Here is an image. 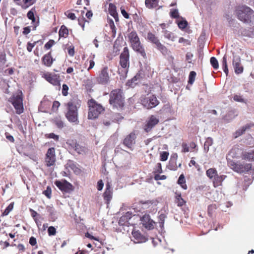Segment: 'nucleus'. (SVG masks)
I'll list each match as a JSON object with an SVG mask.
<instances>
[{"label":"nucleus","mask_w":254,"mask_h":254,"mask_svg":"<svg viewBox=\"0 0 254 254\" xmlns=\"http://www.w3.org/2000/svg\"><path fill=\"white\" fill-rule=\"evenodd\" d=\"M235 12L237 18L244 23H250L254 21V11L248 6L238 7Z\"/></svg>","instance_id":"f257e3e1"},{"label":"nucleus","mask_w":254,"mask_h":254,"mask_svg":"<svg viewBox=\"0 0 254 254\" xmlns=\"http://www.w3.org/2000/svg\"><path fill=\"white\" fill-rule=\"evenodd\" d=\"M109 102L114 108L121 109L123 107L124 98L120 89H115L111 92Z\"/></svg>","instance_id":"f03ea898"},{"label":"nucleus","mask_w":254,"mask_h":254,"mask_svg":"<svg viewBox=\"0 0 254 254\" xmlns=\"http://www.w3.org/2000/svg\"><path fill=\"white\" fill-rule=\"evenodd\" d=\"M128 39L132 49L144 58H146V53L141 45L139 39L135 32H131L128 35Z\"/></svg>","instance_id":"7ed1b4c3"},{"label":"nucleus","mask_w":254,"mask_h":254,"mask_svg":"<svg viewBox=\"0 0 254 254\" xmlns=\"http://www.w3.org/2000/svg\"><path fill=\"white\" fill-rule=\"evenodd\" d=\"M68 110L66 118L68 121L75 124H78V112L77 103L75 100H72L67 104Z\"/></svg>","instance_id":"20e7f679"},{"label":"nucleus","mask_w":254,"mask_h":254,"mask_svg":"<svg viewBox=\"0 0 254 254\" xmlns=\"http://www.w3.org/2000/svg\"><path fill=\"white\" fill-rule=\"evenodd\" d=\"M89 113L88 118L91 120L98 118V116L104 111L103 107L97 104L95 100L91 99L88 101Z\"/></svg>","instance_id":"39448f33"},{"label":"nucleus","mask_w":254,"mask_h":254,"mask_svg":"<svg viewBox=\"0 0 254 254\" xmlns=\"http://www.w3.org/2000/svg\"><path fill=\"white\" fill-rule=\"evenodd\" d=\"M129 51L127 47L124 48L123 52L120 55V64L123 69L119 68V73L121 74V72H124L127 74V69L129 67Z\"/></svg>","instance_id":"423d86ee"},{"label":"nucleus","mask_w":254,"mask_h":254,"mask_svg":"<svg viewBox=\"0 0 254 254\" xmlns=\"http://www.w3.org/2000/svg\"><path fill=\"white\" fill-rule=\"evenodd\" d=\"M140 102L142 106L147 109L154 108L159 104V101L156 96L152 94H147L141 97Z\"/></svg>","instance_id":"0eeeda50"},{"label":"nucleus","mask_w":254,"mask_h":254,"mask_svg":"<svg viewBox=\"0 0 254 254\" xmlns=\"http://www.w3.org/2000/svg\"><path fill=\"white\" fill-rule=\"evenodd\" d=\"M228 164L232 169L239 173L248 172L252 168V164L250 163L243 164L240 163H236L230 159L228 160Z\"/></svg>","instance_id":"6e6552de"},{"label":"nucleus","mask_w":254,"mask_h":254,"mask_svg":"<svg viewBox=\"0 0 254 254\" xmlns=\"http://www.w3.org/2000/svg\"><path fill=\"white\" fill-rule=\"evenodd\" d=\"M14 106L16 112L18 114H20L23 112V100L21 95L14 94L9 99Z\"/></svg>","instance_id":"1a4fd4ad"},{"label":"nucleus","mask_w":254,"mask_h":254,"mask_svg":"<svg viewBox=\"0 0 254 254\" xmlns=\"http://www.w3.org/2000/svg\"><path fill=\"white\" fill-rule=\"evenodd\" d=\"M42 77L49 83L53 85L56 86L58 90H60L61 88L60 84L61 79H60L59 75L58 74H52L49 72H46L43 74Z\"/></svg>","instance_id":"9d476101"},{"label":"nucleus","mask_w":254,"mask_h":254,"mask_svg":"<svg viewBox=\"0 0 254 254\" xmlns=\"http://www.w3.org/2000/svg\"><path fill=\"white\" fill-rule=\"evenodd\" d=\"M140 220L142 226L147 230H151L154 228L156 223L151 219L149 214H145L140 217Z\"/></svg>","instance_id":"9b49d317"},{"label":"nucleus","mask_w":254,"mask_h":254,"mask_svg":"<svg viewBox=\"0 0 254 254\" xmlns=\"http://www.w3.org/2000/svg\"><path fill=\"white\" fill-rule=\"evenodd\" d=\"M232 64L236 74H240L243 72L244 68L241 65V60L240 56L233 55Z\"/></svg>","instance_id":"f8f14e48"},{"label":"nucleus","mask_w":254,"mask_h":254,"mask_svg":"<svg viewBox=\"0 0 254 254\" xmlns=\"http://www.w3.org/2000/svg\"><path fill=\"white\" fill-rule=\"evenodd\" d=\"M131 234L134 242L136 243H145L148 240V238L146 236L143 235L138 230L135 229H133Z\"/></svg>","instance_id":"ddd939ff"},{"label":"nucleus","mask_w":254,"mask_h":254,"mask_svg":"<svg viewBox=\"0 0 254 254\" xmlns=\"http://www.w3.org/2000/svg\"><path fill=\"white\" fill-rule=\"evenodd\" d=\"M109 79L110 77L108 72V67H105L101 70L97 77V81L100 84H105L109 82Z\"/></svg>","instance_id":"4468645a"},{"label":"nucleus","mask_w":254,"mask_h":254,"mask_svg":"<svg viewBox=\"0 0 254 254\" xmlns=\"http://www.w3.org/2000/svg\"><path fill=\"white\" fill-rule=\"evenodd\" d=\"M158 122L159 119L158 118L153 115L151 116L145 126V130L146 131H149L153 127L158 123Z\"/></svg>","instance_id":"2eb2a0df"},{"label":"nucleus","mask_w":254,"mask_h":254,"mask_svg":"<svg viewBox=\"0 0 254 254\" xmlns=\"http://www.w3.org/2000/svg\"><path fill=\"white\" fill-rule=\"evenodd\" d=\"M167 214L168 210H166L165 208H163L159 211V215L158 216V223L159 224V227L161 229L164 228L165 219L167 217Z\"/></svg>","instance_id":"dca6fc26"},{"label":"nucleus","mask_w":254,"mask_h":254,"mask_svg":"<svg viewBox=\"0 0 254 254\" xmlns=\"http://www.w3.org/2000/svg\"><path fill=\"white\" fill-rule=\"evenodd\" d=\"M135 138V134L131 133L129 135H127L124 140V144L127 148L131 149L132 145L134 143Z\"/></svg>","instance_id":"f3484780"},{"label":"nucleus","mask_w":254,"mask_h":254,"mask_svg":"<svg viewBox=\"0 0 254 254\" xmlns=\"http://www.w3.org/2000/svg\"><path fill=\"white\" fill-rule=\"evenodd\" d=\"M132 214L130 212H127L125 215L120 217L119 221L120 226H128V220L132 217Z\"/></svg>","instance_id":"a211bd4d"},{"label":"nucleus","mask_w":254,"mask_h":254,"mask_svg":"<svg viewBox=\"0 0 254 254\" xmlns=\"http://www.w3.org/2000/svg\"><path fill=\"white\" fill-rule=\"evenodd\" d=\"M254 126V124H247L243 127H242L241 128L238 129L236 131V132L234 133L235 137L237 138L244 133L247 131H249L251 127H252Z\"/></svg>","instance_id":"6ab92c4d"},{"label":"nucleus","mask_w":254,"mask_h":254,"mask_svg":"<svg viewBox=\"0 0 254 254\" xmlns=\"http://www.w3.org/2000/svg\"><path fill=\"white\" fill-rule=\"evenodd\" d=\"M54 61L51 56V52L45 55L42 58V63L47 66H51Z\"/></svg>","instance_id":"aec40b11"},{"label":"nucleus","mask_w":254,"mask_h":254,"mask_svg":"<svg viewBox=\"0 0 254 254\" xmlns=\"http://www.w3.org/2000/svg\"><path fill=\"white\" fill-rule=\"evenodd\" d=\"M173 158H171L170 161L168 168L169 169L173 171L176 170L178 167H180L181 166V163H179L178 166L177 165L176 161L177 155L174 154L173 156Z\"/></svg>","instance_id":"412c9836"},{"label":"nucleus","mask_w":254,"mask_h":254,"mask_svg":"<svg viewBox=\"0 0 254 254\" xmlns=\"http://www.w3.org/2000/svg\"><path fill=\"white\" fill-rule=\"evenodd\" d=\"M109 12L112 16L116 22L119 21L118 14L116 10V6L113 3H110L109 5Z\"/></svg>","instance_id":"4be33fe9"},{"label":"nucleus","mask_w":254,"mask_h":254,"mask_svg":"<svg viewBox=\"0 0 254 254\" xmlns=\"http://www.w3.org/2000/svg\"><path fill=\"white\" fill-rule=\"evenodd\" d=\"M147 39L152 43L154 44L155 46L160 43L157 37L152 33L148 32L147 35Z\"/></svg>","instance_id":"5701e85b"},{"label":"nucleus","mask_w":254,"mask_h":254,"mask_svg":"<svg viewBox=\"0 0 254 254\" xmlns=\"http://www.w3.org/2000/svg\"><path fill=\"white\" fill-rule=\"evenodd\" d=\"M159 0H145V3L147 7L154 8L158 6Z\"/></svg>","instance_id":"b1692460"},{"label":"nucleus","mask_w":254,"mask_h":254,"mask_svg":"<svg viewBox=\"0 0 254 254\" xmlns=\"http://www.w3.org/2000/svg\"><path fill=\"white\" fill-rule=\"evenodd\" d=\"M242 158L245 160L254 161V150L250 152H244Z\"/></svg>","instance_id":"393cba45"},{"label":"nucleus","mask_w":254,"mask_h":254,"mask_svg":"<svg viewBox=\"0 0 254 254\" xmlns=\"http://www.w3.org/2000/svg\"><path fill=\"white\" fill-rule=\"evenodd\" d=\"M242 34L245 37L254 38V30L253 28L244 29L242 32Z\"/></svg>","instance_id":"a878e982"},{"label":"nucleus","mask_w":254,"mask_h":254,"mask_svg":"<svg viewBox=\"0 0 254 254\" xmlns=\"http://www.w3.org/2000/svg\"><path fill=\"white\" fill-rule=\"evenodd\" d=\"M67 148L69 151H72L77 143L75 140L72 139H67L66 141Z\"/></svg>","instance_id":"bb28decb"},{"label":"nucleus","mask_w":254,"mask_h":254,"mask_svg":"<svg viewBox=\"0 0 254 254\" xmlns=\"http://www.w3.org/2000/svg\"><path fill=\"white\" fill-rule=\"evenodd\" d=\"M207 176L210 179H213L217 175V172L214 168H210L206 172Z\"/></svg>","instance_id":"cd10ccee"},{"label":"nucleus","mask_w":254,"mask_h":254,"mask_svg":"<svg viewBox=\"0 0 254 254\" xmlns=\"http://www.w3.org/2000/svg\"><path fill=\"white\" fill-rule=\"evenodd\" d=\"M225 176L221 175L218 176L217 175L216 177L213 179V183L215 186H220L222 182L224 180Z\"/></svg>","instance_id":"c85d7f7f"},{"label":"nucleus","mask_w":254,"mask_h":254,"mask_svg":"<svg viewBox=\"0 0 254 254\" xmlns=\"http://www.w3.org/2000/svg\"><path fill=\"white\" fill-rule=\"evenodd\" d=\"M75 146L72 151H75L78 154H83L87 151V148L84 146H80L77 144H76Z\"/></svg>","instance_id":"c756f323"},{"label":"nucleus","mask_w":254,"mask_h":254,"mask_svg":"<svg viewBox=\"0 0 254 254\" xmlns=\"http://www.w3.org/2000/svg\"><path fill=\"white\" fill-rule=\"evenodd\" d=\"M104 199L107 201V204H108L109 201L112 198V192L111 190L107 189L104 193Z\"/></svg>","instance_id":"7c9ffc66"},{"label":"nucleus","mask_w":254,"mask_h":254,"mask_svg":"<svg viewBox=\"0 0 254 254\" xmlns=\"http://www.w3.org/2000/svg\"><path fill=\"white\" fill-rule=\"evenodd\" d=\"M156 48L159 50L163 55H167L169 54V52L165 46L160 43L158 45L156 46Z\"/></svg>","instance_id":"2f4dec72"},{"label":"nucleus","mask_w":254,"mask_h":254,"mask_svg":"<svg viewBox=\"0 0 254 254\" xmlns=\"http://www.w3.org/2000/svg\"><path fill=\"white\" fill-rule=\"evenodd\" d=\"M185 182L186 181L184 175H181L178 180V183L180 184L184 190H186L187 189V186L185 184Z\"/></svg>","instance_id":"473e14b6"},{"label":"nucleus","mask_w":254,"mask_h":254,"mask_svg":"<svg viewBox=\"0 0 254 254\" xmlns=\"http://www.w3.org/2000/svg\"><path fill=\"white\" fill-rule=\"evenodd\" d=\"M73 163V161L71 160H68L66 164L64 170L65 169L67 172H65L64 171V176H67L69 175L71 173V170L72 169V167L71 165H69V164Z\"/></svg>","instance_id":"72a5a7b5"},{"label":"nucleus","mask_w":254,"mask_h":254,"mask_svg":"<svg viewBox=\"0 0 254 254\" xmlns=\"http://www.w3.org/2000/svg\"><path fill=\"white\" fill-rule=\"evenodd\" d=\"M222 64L224 72L226 75H228L229 70L227 64V56L226 55H225L223 58Z\"/></svg>","instance_id":"f704fd0d"},{"label":"nucleus","mask_w":254,"mask_h":254,"mask_svg":"<svg viewBox=\"0 0 254 254\" xmlns=\"http://www.w3.org/2000/svg\"><path fill=\"white\" fill-rule=\"evenodd\" d=\"M73 189L74 188L71 184L64 180V192H70L73 190Z\"/></svg>","instance_id":"c9c22d12"},{"label":"nucleus","mask_w":254,"mask_h":254,"mask_svg":"<svg viewBox=\"0 0 254 254\" xmlns=\"http://www.w3.org/2000/svg\"><path fill=\"white\" fill-rule=\"evenodd\" d=\"M213 143L212 139L210 137H208L206 139L204 144V149L207 152L209 150V146L212 145Z\"/></svg>","instance_id":"e433bc0d"},{"label":"nucleus","mask_w":254,"mask_h":254,"mask_svg":"<svg viewBox=\"0 0 254 254\" xmlns=\"http://www.w3.org/2000/svg\"><path fill=\"white\" fill-rule=\"evenodd\" d=\"M164 34L165 37L167 39L172 41H174L175 40L176 37L172 33L167 31V30H165L164 32Z\"/></svg>","instance_id":"4c0bfd02"},{"label":"nucleus","mask_w":254,"mask_h":254,"mask_svg":"<svg viewBox=\"0 0 254 254\" xmlns=\"http://www.w3.org/2000/svg\"><path fill=\"white\" fill-rule=\"evenodd\" d=\"M55 161V156L47 157L46 158V162L47 166H51L53 165Z\"/></svg>","instance_id":"58836bf2"},{"label":"nucleus","mask_w":254,"mask_h":254,"mask_svg":"<svg viewBox=\"0 0 254 254\" xmlns=\"http://www.w3.org/2000/svg\"><path fill=\"white\" fill-rule=\"evenodd\" d=\"M196 76V73L194 71H191L190 73L189 77V83L192 84L194 82L195 80V77Z\"/></svg>","instance_id":"ea45409f"},{"label":"nucleus","mask_w":254,"mask_h":254,"mask_svg":"<svg viewBox=\"0 0 254 254\" xmlns=\"http://www.w3.org/2000/svg\"><path fill=\"white\" fill-rule=\"evenodd\" d=\"M140 78L139 75H136L134 76L130 80V82H129V85L133 87L135 85H136L138 82L137 81L139 80Z\"/></svg>","instance_id":"a19ab883"},{"label":"nucleus","mask_w":254,"mask_h":254,"mask_svg":"<svg viewBox=\"0 0 254 254\" xmlns=\"http://www.w3.org/2000/svg\"><path fill=\"white\" fill-rule=\"evenodd\" d=\"M210 63L215 69H217L219 67V64L217 60L215 57H211L210 60Z\"/></svg>","instance_id":"79ce46f5"},{"label":"nucleus","mask_w":254,"mask_h":254,"mask_svg":"<svg viewBox=\"0 0 254 254\" xmlns=\"http://www.w3.org/2000/svg\"><path fill=\"white\" fill-rule=\"evenodd\" d=\"M140 204H142V205H149V206H151V205H158V202L157 201H154V200H152V201H149V200H148V201H141L140 202Z\"/></svg>","instance_id":"37998d69"},{"label":"nucleus","mask_w":254,"mask_h":254,"mask_svg":"<svg viewBox=\"0 0 254 254\" xmlns=\"http://www.w3.org/2000/svg\"><path fill=\"white\" fill-rule=\"evenodd\" d=\"M177 202L178 203V206H182L184 205H185L186 201L182 198L181 195H178L176 196Z\"/></svg>","instance_id":"c03bdc74"},{"label":"nucleus","mask_w":254,"mask_h":254,"mask_svg":"<svg viewBox=\"0 0 254 254\" xmlns=\"http://www.w3.org/2000/svg\"><path fill=\"white\" fill-rule=\"evenodd\" d=\"M178 25L180 29H184L187 26L188 22L185 19H183L178 22Z\"/></svg>","instance_id":"a18cd8bd"},{"label":"nucleus","mask_w":254,"mask_h":254,"mask_svg":"<svg viewBox=\"0 0 254 254\" xmlns=\"http://www.w3.org/2000/svg\"><path fill=\"white\" fill-rule=\"evenodd\" d=\"M65 48L67 49V50L68 55L71 57H73L74 55V46L72 45H71L70 46H69L67 47V45Z\"/></svg>","instance_id":"49530a36"},{"label":"nucleus","mask_w":254,"mask_h":254,"mask_svg":"<svg viewBox=\"0 0 254 254\" xmlns=\"http://www.w3.org/2000/svg\"><path fill=\"white\" fill-rule=\"evenodd\" d=\"M52 190L50 187L48 186L46 190L43 191V193L48 198L51 197Z\"/></svg>","instance_id":"de8ad7c7"},{"label":"nucleus","mask_w":254,"mask_h":254,"mask_svg":"<svg viewBox=\"0 0 254 254\" xmlns=\"http://www.w3.org/2000/svg\"><path fill=\"white\" fill-rule=\"evenodd\" d=\"M64 15H65L67 18L71 20H75L76 18L75 14L69 11H67L66 12H64Z\"/></svg>","instance_id":"09e8293b"},{"label":"nucleus","mask_w":254,"mask_h":254,"mask_svg":"<svg viewBox=\"0 0 254 254\" xmlns=\"http://www.w3.org/2000/svg\"><path fill=\"white\" fill-rule=\"evenodd\" d=\"M233 99L235 101L239 102L241 103H245V100L242 97V96L239 95H235L233 97Z\"/></svg>","instance_id":"8fccbe9b"},{"label":"nucleus","mask_w":254,"mask_h":254,"mask_svg":"<svg viewBox=\"0 0 254 254\" xmlns=\"http://www.w3.org/2000/svg\"><path fill=\"white\" fill-rule=\"evenodd\" d=\"M55 185L62 192L64 191V183L60 181H56Z\"/></svg>","instance_id":"3c124183"},{"label":"nucleus","mask_w":254,"mask_h":254,"mask_svg":"<svg viewBox=\"0 0 254 254\" xmlns=\"http://www.w3.org/2000/svg\"><path fill=\"white\" fill-rule=\"evenodd\" d=\"M169 156V153L166 151H163L161 153L160 160L162 161H165L167 160Z\"/></svg>","instance_id":"603ef678"},{"label":"nucleus","mask_w":254,"mask_h":254,"mask_svg":"<svg viewBox=\"0 0 254 254\" xmlns=\"http://www.w3.org/2000/svg\"><path fill=\"white\" fill-rule=\"evenodd\" d=\"M45 136L48 138H53L55 140H58L59 138V137L58 135H56V134H54V133L46 134H45Z\"/></svg>","instance_id":"864d4df0"},{"label":"nucleus","mask_w":254,"mask_h":254,"mask_svg":"<svg viewBox=\"0 0 254 254\" xmlns=\"http://www.w3.org/2000/svg\"><path fill=\"white\" fill-rule=\"evenodd\" d=\"M170 15L173 18H178L179 17L178 10L177 9L172 10L170 12Z\"/></svg>","instance_id":"5fc2aeb1"},{"label":"nucleus","mask_w":254,"mask_h":254,"mask_svg":"<svg viewBox=\"0 0 254 254\" xmlns=\"http://www.w3.org/2000/svg\"><path fill=\"white\" fill-rule=\"evenodd\" d=\"M30 212H31V215L33 219H35L37 218H40V214H38L37 212L34 211L33 209L30 208L29 209Z\"/></svg>","instance_id":"6e6d98bb"},{"label":"nucleus","mask_w":254,"mask_h":254,"mask_svg":"<svg viewBox=\"0 0 254 254\" xmlns=\"http://www.w3.org/2000/svg\"><path fill=\"white\" fill-rule=\"evenodd\" d=\"M72 167V169L71 172H73L74 173L76 174H78L80 173V169L76 166V165L74 163L69 164Z\"/></svg>","instance_id":"4d7b16f0"},{"label":"nucleus","mask_w":254,"mask_h":254,"mask_svg":"<svg viewBox=\"0 0 254 254\" xmlns=\"http://www.w3.org/2000/svg\"><path fill=\"white\" fill-rule=\"evenodd\" d=\"M55 44V41L53 40H49L44 46V47L47 50L50 49L53 45Z\"/></svg>","instance_id":"13d9d810"},{"label":"nucleus","mask_w":254,"mask_h":254,"mask_svg":"<svg viewBox=\"0 0 254 254\" xmlns=\"http://www.w3.org/2000/svg\"><path fill=\"white\" fill-rule=\"evenodd\" d=\"M27 16L29 19L32 20V22H34L35 21V18L34 17V13L31 10H30L28 12Z\"/></svg>","instance_id":"bf43d9fd"},{"label":"nucleus","mask_w":254,"mask_h":254,"mask_svg":"<svg viewBox=\"0 0 254 254\" xmlns=\"http://www.w3.org/2000/svg\"><path fill=\"white\" fill-rule=\"evenodd\" d=\"M46 156L48 157L55 156V149L54 148H49L47 151Z\"/></svg>","instance_id":"052dcab7"},{"label":"nucleus","mask_w":254,"mask_h":254,"mask_svg":"<svg viewBox=\"0 0 254 254\" xmlns=\"http://www.w3.org/2000/svg\"><path fill=\"white\" fill-rule=\"evenodd\" d=\"M48 232L49 236L55 235L56 233V230L55 227L50 226L48 228Z\"/></svg>","instance_id":"680f3d73"},{"label":"nucleus","mask_w":254,"mask_h":254,"mask_svg":"<svg viewBox=\"0 0 254 254\" xmlns=\"http://www.w3.org/2000/svg\"><path fill=\"white\" fill-rule=\"evenodd\" d=\"M193 54L190 52H188L186 56V61L188 62L189 63H191V60L193 57Z\"/></svg>","instance_id":"e2e57ef3"},{"label":"nucleus","mask_w":254,"mask_h":254,"mask_svg":"<svg viewBox=\"0 0 254 254\" xmlns=\"http://www.w3.org/2000/svg\"><path fill=\"white\" fill-rule=\"evenodd\" d=\"M179 42L180 43H184V45H190V42L187 39H185L183 37H181L179 40Z\"/></svg>","instance_id":"0e129e2a"},{"label":"nucleus","mask_w":254,"mask_h":254,"mask_svg":"<svg viewBox=\"0 0 254 254\" xmlns=\"http://www.w3.org/2000/svg\"><path fill=\"white\" fill-rule=\"evenodd\" d=\"M36 43V42H34L33 43L28 42L27 46V51L29 52H31L33 48L35 46Z\"/></svg>","instance_id":"69168bd1"},{"label":"nucleus","mask_w":254,"mask_h":254,"mask_svg":"<svg viewBox=\"0 0 254 254\" xmlns=\"http://www.w3.org/2000/svg\"><path fill=\"white\" fill-rule=\"evenodd\" d=\"M23 1L26 5V6L28 7L33 4L35 2V0H23Z\"/></svg>","instance_id":"338daca9"},{"label":"nucleus","mask_w":254,"mask_h":254,"mask_svg":"<svg viewBox=\"0 0 254 254\" xmlns=\"http://www.w3.org/2000/svg\"><path fill=\"white\" fill-rule=\"evenodd\" d=\"M104 183L102 180H99L97 183V189L98 190H101L103 189Z\"/></svg>","instance_id":"774afa93"}]
</instances>
